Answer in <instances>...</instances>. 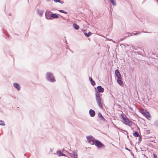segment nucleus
<instances>
[{
    "label": "nucleus",
    "mask_w": 158,
    "mask_h": 158,
    "mask_svg": "<svg viewBox=\"0 0 158 158\" xmlns=\"http://www.w3.org/2000/svg\"><path fill=\"white\" fill-rule=\"evenodd\" d=\"M121 116L123 120L122 122L124 124L129 126L132 125V122L123 113H122L121 114Z\"/></svg>",
    "instance_id": "f257e3e1"
},
{
    "label": "nucleus",
    "mask_w": 158,
    "mask_h": 158,
    "mask_svg": "<svg viewBox=\"0 0 158 158\" xmlns=\"http://www.w3.org/2000/svg\"><path fill=\"white\" fill-rule=\"evenodd\" d=\"M46 80L51 82H54L56 81V80L53 74L50 72H48L46 74Z\"/></svg>",
    "instance_id": "f03ea898"
},
{
    "label": "nucleus",
    "mask_w": 158,
    "mask_h": 158,
    "mask_svg": "<svg viewBox=\"0 0 158 158\" xmlns=\"http://www.w3.org/2000/svg\"><path fill=\"white\" fill-rule=\"evenodd\" d=\"M101 95L99 94H95V100L97 102L98 106L101 109L103 108V107L101 103V101L102 100L101 97Z\"/></svg>",
    "instance_id": "7ed1b4c3"
},
{
    "label": "nucleus",
    "mask_w": 158,
    "mask_h": 158,
    "mask_svg": "<svg viewBox=\"0 0 158 158\" xmlns=\"http://www.w3.org/2000/svg\"><path fill=\"white\" fill-rule=\"evenodd\" d=\"M94 144L97 147L98 149L101 148L104 149L106 147L105 145L98 140H96L95 141V143Z\"/></svg>",
    "instance_id": "20e7f679"
},
{
    "label": "nucleus",
    "mask_w": 158,
    "mask_h": 158,
    "mask_svg": "<svg viewBox=\"0 0 158 158\" xmlns=\"http://www.w3.org/2000/svg\"><path fill=\"white\" fill-rule=\"evenodd\" d=\"M56 153L59 156H65L69 158H72L73 156V155L71 153L68 152L67 154H65L63 152H61L60 151H57L56 152Z\"/></svg>",
    "instance_id": "39448f33"
},
{
    "label": "nucleus",
    "mask_w": 158,
    "mask_h": 158,
    "mask_svg": "<svg viewBox=\"0 0 158 158\" xmlns=\"http://www.w3.org/2000/svg\"><path fill=\"white\" fill-rule=\"evenodd\" d=\"M95 94H99V95H102V94H100V93H103L104 91V89L101 86L99 85L97 86V89L95 87Z\"/></svg>",
    "instance_id": "423d86ee"
},
{
    "label": "nucleus",
    "mask_w": 158,
    "mask_h": 158,
    "mask_svg": "<svg viewBox=\"0 0 158 158\" xmlns=\"http://www.w3.org/2000/svg\"><path fill=\"white\" fill-rule=\"evenodd\" d=\"M87 139L88 142L92 145H94L95 143L96 139L92 136L90 135L87 137Z\"/></svg>",
    "instance_id": "0eeeda50"
},
{
    "label": "nucleus",
    "mask_w": 158,
    "mask_h": 158,
    "mask_svg": "<svg viewBox=\"0 0 158 158\" xmlns=\"http://www.w3.org/2000/svg\"><path fill=\"white\" fill-rule=\"evenodd\" d=\"M52 12L50 11H47L45 13V16L46 18L48 20H52V18L50 16V13Z\"/></svg>",
    "instance_id": "6e6552de"
},
{
    "label": "nucleus",
    "mask_w": 158,
    "mask_h": 158,
    "mask_svg": "<svg viewBox=\"0 0 158 158\" xmlns=\"http://www.w3.org/2000/svg\"><path fill=\"white\" fill-rule=\"evenodd\" d=\"M89 114L91 117H94L95 115V111L92 109H90L89 111Z\"/></svg>",
    "instance_id": "1a4fd4ad"
},
{
    "label": "nucleus",
    "mask_w": 158,
    "mask_h": 158,
    "mask_svg": "<svg viewBox=\"0 0 158 158\" xmlns=\"http://www.w3.org/2000/svg\"><path fill=\"white\" fill-rule=\"evenodd\" d=\"M98 117L101 120L103 121L104 122H107V121L104 118L100 112H99L98 113Z\"/></svg>",
    "instance_id": "9d476101"
},
{
    "label": "nucleus",
    "mask_w": 158,
    "mask_h": 158,
    "mask_svg": "<svg viewBox=\"0 0 158 158\" xmlns=\"http://www.w3.org/2000/svg\"><path fill=\"white\" fill-rule=\"evenodd\" d=\"M13 86L17 89L19 91L20 90L21 87L19 84L16 83H15L13 84Z\"/></svg>",
    "instance_id": "9b49d317"
},
{
    "label": "nucleus",
    "mask_w": 158,
    "mask_h": 158,
    "mask_svg": "<svg viewBox=\"0 0 158 158\" xmlns=\"http://www.w3.org/2000/svg\"><path fill=\"white\" fill-rule=\"evenodd\" d=\"M118 79L117 80V83L120 85H121L123 84V81L122 80L121 77H117Z\"/></svg>",
    "instance_id": "f8f14e48"
},
{
    "label": "nucleus",
    "mask_w": 158,
    "mask_h": 158,
    "mask_svg": "<svg viewBox=\"0 0 158 158\" xmlns=\"http://www.w3.org/2000/svg\"><path fill=\"white\" fill-rule=\"evenodd\" d=\"M3 33L4 36L6 39H8L9 38V35L8 34L7 32L4 30L3 31Z\"/></svg>",
    "instance_id": "ddd939ff"
},
{
    "label": "nucleus",
    "mask_w": 158,
    "mask_h": 158,
    "mask_svg": "<svg viewBox=\"0 0 158 158\" xmlns=\"http://www.w3.org/2000/svg\"><path fill=\"white\" fill-rule=\"evenodd\" d=\"M115 74L117 78L121 77V74L119 71L118 69L115 70Z\"/></svg>",
    "instance_id": "4468645a"
},
{
    "label": "nucleus",
    "mask_w": 158,
    "mask_h": 158,
    "mask_svg": "<svg viewBox=\"0 0 158 158\" xmlns=\"http://www.w3.org/2000/svg\"><path fill=\"white\" fill-rule=\"evenodd\" d=\"M50 16L51 17V18H53L54 19H56L59 18L58 15L56 14L52 13L50 14Z\"/></svg>",
    "instance_id": "2eb2a0df"
},
{
    "label": "nucleus",
    "mask_w": 158,
    "mask_h": 158,
    "mask_svg": "<svg viewBox=\"0 0 158 158\" xmlns=\"http://www.w3.org/2000/svg\"><path fill=\"white\" fill-rule=\"evenodd\" d=\"M89 81L90 82L91 84L92 85L94 86V85H95L96 83H95V82L93 80L92 78L91 77H89Z\"/></svg>",
    "instance_id": "dca6fc26"
},
{
    "label": "nucleus",
    "mask_w": 158,
    "mask_h": 158,
    "mask_svg": "<svg viewBox=\"0 0 158 158\" xmlns=\"http://www.w3.org/2000/svg\"><path fill=\"white\" fill-rule=\"evenodd\" d=\"M146 118H148L149 117H150V114L148 111H146V113H144V115Z\"/></svg>",
    "instance_id": "f3484780"
},
{
    "label": "nucleus",
    "mask_w": 158,
    "mask_h": 158,
    "mask_svg": "<svg viewBox=\"0 0 158 158\" xmlns=\"http://www.w3.org/2000/svg\"><path fill=\"white\" fill-rule=\"evenodd\" d=\"M73 26L74 28L76 30H78L79 28V26L76 23H73Z\"/></svg>",
    "instance_id": "a211bd4d"
},
{
    "label": "nucleus",
    "mask_w": 158,
    "mask_h": 158,
    "mask_svg": "<svg viewBox=\"0 0 158 158\" xmlns=\"http://www.w3.org/2000/svg\"><path fill=\"white\" fill-rule=\"evenodd\" d=\"M84 34L86 37H89L92 34V33L90 31H89L88 33L84 32Z\"/></svg>",
    "instance_id": "6ab92c4d"
},
{
    "label": "nucleus",
    "mask_w": 158,
    "mask_h": 158,
    "mask_svg": "<svg viewBox=\"0 0 158 158\" xmlns=\"http://www.w3.org/2000/svg\"><path fill=\"white\" fill-rule=\"evenodd\" d=\"M37 13L40 16H41L43 15V11L39 9L37 10Z\"/></svg>",
    "instance_id": "aec40b11"
},
{
    "label": "nucleus",
    "mask_w": 158,
    "mask_h": 158,
    "mask_svg": "<svg viewBox=\"0 0 158 158\" xmlns=\"http://www.w3.org/2000/svg\"><path fill=\"white\" fill-rule=\"evenodd\" d=\"M77 150H74L73 151V154L72 153L73 155V156H77Z\"/></svg>",
    "instance_id": "412c9836"
},
{
    "label": "nucleus",
    "mask_w": 158,
    "mask_h": 158,
    "mask_svg": "<svg viewBox=\"0 0 158 158\" xmlns=\"http://www.w3.org/2000/svg\"><path fill=\"white\" fill-rule=\"evenodd\" d=\"M111 3L113 6L116 5V3L115 2V0H110Z\"/></svg>",
    "instance_id": "4be33fe9"
},
{
    "label": "nucleus",
    "mask_w": 158,
    "mask_h": 158,
    "mask_svg": "<svg viewBox=\"0 0 158 158\" xmlns=\"http://www.w3.org/2000/svg\"><path fill=\"white\" fill-rule=\"evenodd\" d=\"M133 135L135 137H138L139 135V133L137 132H135L133 133Z\"/></svg>",
    "instance_id": "5701e85b"
},
{
    "label": "nucleus",
    "mask_w": 158,
    "mask_h": 158,
    "mask_svg": "<svg viewBox=\"0 0 158 158\" xmlns=\"http://www.w3.org/2000/svg\"><path fill=\"white\" fill-rule=\"evenodd\" d=\"M0 125L2 126H5V124L4 123V122L2 120H0Z\"/></svg>",
    "instance_id": "b1692460"
},
{
    "label": "nucleus",
    "mask_w": 158,
    "mask_h": 158,
    "mask_svg": "<svg viewBox=\"0 0 158 158\" xmlns=\"http://www.w3.org/2000/svg\"><path fill=\"white\" fill-rule=\"evenodd\" d=\"M54 1L56 2H59L61 4H63L64 3L63 2H61L60 0H53Z\"/></svg>",
    "instance_id": "393cba45"
},
{
    "label": "nucleus",
    "mask_w": 158,
    "mask_h": 158,
    "mask_svg": "<svg viewBox=\"0 0 158 158\" xmlns=\"http://www.w3.org/2000/svg\"><path fill=\"white\" fill-rule=\"evenodd\" d=\"M154 125L155 126L158 127V121H156L154 123Z\"/></svg>",
    "instance_id": "a878e982"
},
{
    "label": "nucleus",
    "mask_w": 158,
    "mask_h": 158,
    "mask_svg": "<svg viewBox=\"0 0 158 158\" xmlns=\"http://www.w3.org/2000/svg\"><path fill=\"white\" fill-rule=\"evenodd\" d=\"M140 32H136L135 33H131V34H132V35H136L138 34H139L140 33Z\"/></svg>",
    "instance_id": "bb28decb"
},
{
    "label": "nucleus",
    "mask_w": 158,
    "mask_h": 158,
    "mask_svg": "<svg viewBox=\"0 0 158 158\" xmlns=\"http://www.w3.org/2000/svg\"><path fill=\"white\" fill-rule=\"evenodd\" d=\"M58 11L60 12L63 13L65 14H67V12L64 11L63 10H58Z\"/></svg>",
    "instance_id": "cd10ccee"
},
{
    "label": "nucleus",
    "mask_w": 158,
    "mask_h": 158,
    "mask_svg": "<svg viewBox=\"0 0 158 158\" xmlns=\"http://www.w3.org/2000/svg\"><path fill=\"white\" fill-rule=\"evenodd\" d=\"M146 111H147L146 110L144 111L143 110H141L140 112L143 115H144V113H146Z\"/></svg>",
    "instance_id": "c85d7f7f"
},
{
    "label": "nucleus",
    "mask_w": 158,
    "mask_h": 158,
    "mask_svg": "<svg viewBox=\"0 0 158 158\" xmlns=\"http://www.w3.org/2000/svg\"><path fill=\"white\" fill-rule=\"evenodd\" d=\"M153 156H154V158H157V155L156 154H155L154 153H153Z\"/></svg>",
    "instance_id": "c756f323"
},
{
    "label": "nucleus",
    "mask_w": 158,
    "mask_h": 158,
    "mask_svg": "<svg viewBox=\"0 0 158 158\" xmlns=\"http://www.w3.org/2000/svg\"><path fill=\"white\" fill-rule=\"evenodd\" d=\"M133 35L132 34H131V33H129L128 34V35L127 36H130L131 35Z\"/></svg>",
    "instance_id": "7c9ffc66"
},
{
    "label": "nucleus",
    "mask_w": 158,
    "mask_h": 158,
    "mask_svg": "<svg viewBox=\"0 0 158 158\" xmlns=\"http://www.w3.org/2000/svg\"><path fill=\"white\" fill-rule=\"evenodd\" d=\"M125 149L126 150H127L128 151H129V152H130L131 151V150H130L128 148H126V147H125Z\"/></svg>",
    "instance_id": "2f4dec72"
},
{
    "label": "nucleus",
    "mask_w": 158,
    "mask_h": 158,
    "mask_svg": "<svg viewBox=\"0 0 158 158\" xmlns=\"http://www.w3.org/2000/svg\"><path fill=\"white\" fill-rule=\"evenodd\" d=\"M62 151L63 152H67V151H65L64 149H63L62 150Z\"/></svg>",
    "instance_id": "473e14b6"
},
{
    "label": "nucleus",
    "mask_w": 158,
    "mask_h": 158,
    "mask_svg": "<svg viewBox=\"0 0 158 158\" xmlns=\"http://www.w3.org/2000/svg\"><path fill=\"white\" fill-rule=\"evenodd\" d=\"M124 39H125V38H122L120 40V41H122L123 40H124Z\"/></svg>",
    "instance_id": "72a5a7b5"
},
{
    "label": "nucleus",
    "mask_w": 158,
    "mask_h": 158,
    "mask_svg": "<svg viewBox=\"0 0 158 158\" xmlns=\"http://www.w3.org/2000/svg\"><path fill=\"white\" fill-rule=\"evenodd\" d=\"M73 157L74 158H78L77 156H73L72 157Z\"/></svg>",
    "instance_id": "f704fd0d"
},
{
    "label": "nucleus",
    "mask_w": 158,
    "mask_h": 158,
    "mask_svg": "<svg viewBox=\"0 0 158 158\" xmlns=\"http://www.w3.org/2000/svg\"><path fill=\"white\" fill-rule=\"evenodd\" d=\"M141 139V137H139V140H140Z\"/></svg>",
    "instance_id": "c9c22d12"
},
{
    "label": "nucleus",
    "mask_w": 158,
    "mask_h": 158,
    "mask_svg": "<svg viewBox=\"0 0 158 158\" xmlns=\"http://www.w3.org/2000/svg\"><path fill=\"white\" fill-rule=\"evenodd\" d=\"M8 15L10 16H11V14H10V13L8 14Z\"/></svg>",
    "instance_id": "e433bc0d"
},
{
    "label": "nucleus",
    "mask_w": 158,
    "mask_h": 158,
    "mask_svg": "<svg viewBox=\"0 0 158 158\" xmlns=\"http://www.w3.org/2000/svg\"><path fill=\"white\" fill-rule=\"evenodd\" d=\"M125 131L127 133V134H128V132L127 131Z\"/></svg>",
    "instance_id": "4c0bfd02"
},
{
    "label": "nucleus",
    "mask_w": 158,
    "mask_h": 158,
    "mask_svg": "<svg viewBox=\"0 0 158 158\" xmlns=\"http://www.w3.org/2000/svg\"><path fill=\"white\" fill-rule=\"evenodd\" d=\"M142 155H143L144 156H146V155L142 153Z\"/></svg>",
    "instance_id": "58836bf2"
},
{
    "label": "nucleus",
    "mask_w": 158,
    "mask_h": 158,
    "mask_svg": "<svg viewBox=\"0 0 158 158\" xmlns=\"http://www.w3.org/2000/svg\"><path fill=\"white\" fill-rule=\"evenodd\" d=\"M142 32H143V33H147V32H146V31H142Z\"/></svg>",
    "instance_id": "ea45409f"
},
{
    "label": "nucleus",
    "mask_w": 158,
    "mask_h": 158,
    "mask_svg": "<svg viewBox=\"0 0 158 158\" xmlns=\"http://www.w3.org/2000/svg\"><path fill=\"white\" fill-rule=\"evenodd\" d=\"M127 37V36H125L124 37V38H125H125H126V37Z\"/></svg>",
    "instance_id": "a19ab883"
},
{
    "label": "nucleus",
    "mask_w": 158,
    "mask_h": 158,
    "mask_svg": "<svg viewBox=\"0 0 158 158\" xmlns=\"http://www.w3.org/2000/svg\"><path fill=\"white\" fill-rule=\"evenodd\" d=\"M60 16L62 18H63V17L62 16H61V15H60Z\"/></svg>",
    "instance_id": "79ce46f5"
},
{
    "label": "nucleus",
    "mask_w": 158,
    "mask_h": 158,
    "mask_svg": "<svg viewBox=\"0 0 158 158\" xmlns=\"http://www.w3.org/2000/svg\"><path fill=\"white\" fill-rule=\"evenodd\" d=\"M48 1H50L51 0H47Z\"/></svg>",
    "instance_id": "37998d69"
},
{
    "label": "nucleus",
    "mask_w": 158,
    "mask_h": 158,
    "mask_svg": "<svg viewBox=\"0 0 158 158\" xmlns=\"http://www.w3.org/2000/svg\"><path fill=\"white\" fill-rule=\"evenodd\" d=\"M127 138H129V136H128V135H127Z\"/></svg>",
    "instance_id": "c03bdc74"
},
{
    "label": "nucleus",
    "mask_w": 158,
    "mask_h": 158,
    "mask_svg": "<svg viewBox=\"0 0 158 158\" xmlns=\"http://www.w3.org/2000/svg\"><path fill=\"white\" fill-rule=\"evenodd\" d=\"M66 43L67 44V41L66 40Z\"/></svg>",
    "instance_id": "a18cd8bd"
},
{
    "label": "nucleus",
    "mask_w": 158,
    "mask_h": 158,
    "mask_svg": "<svg viewBox=\"0 0 158 158\" xmlns=\"http://www.w3.org/2000/svg\"><path fill=\"white\" fill-rule=\"evenodd\" d=\"M146 158H148V157L147 156H146Z\"/></svg>",
    "instance_id": "49530a36"
},
{
    "label": "nucleus",
    "mask_w": 158,
    "mask_h": 158,
    "mask_svg": "<svg viewBox=\"0 0 158 158\" xmlns=\"http://www.w3.org/2000/svg\"><path fill=\"white\" fill-rule=\"evenodd\" d=\"M156 0L157 1V2H158V0Z\"/></svg>",
    "instance_id": "de8ad7c7"
}]
</instances>
